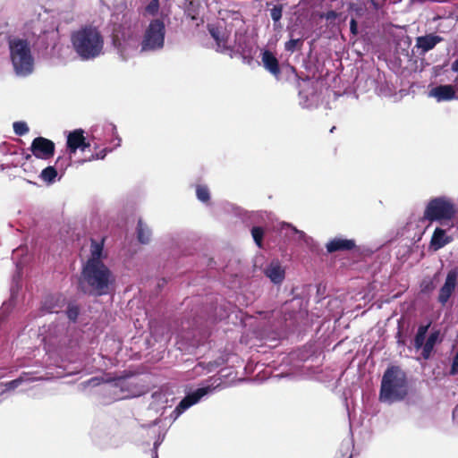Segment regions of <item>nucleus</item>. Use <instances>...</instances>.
<instances>
[{
	"instance_id": "nucleus-15",
	"label": "nucleus",
	"mask_w": 458,
	"mask_h": 458,
	"mask_svg": "<svg viewBox=\"0 0 458 458\" xmlns=\"http://www.w3.org/2000/svg\"><path fill=\"white\" fill-rule=\"evenodd\" d=\"M264 274L275 284H280L285 277V270L281 263L274 259L263 269Z\"/></svg>"
},
{
	"instance_id": "nucleus-31",
	"label": "nucleus",
	"mask_w": 458,
	"mask_h": 458,
	"mask_svg": "<svg viewBox=\"0 0 458 458\" xmlns=\"http://www.w3.org/2000/svg\"><path fill=\"white\" fill-rule=\"evenodd\" d=\"M251 235L255 242V243L261 248L262 247V239L264 235V230L259 226H254L251 229Z\"/></svg>"
},
{
	"instance_id": "nucleus-26",
	"label": "nucleus",
	"mask_w": 458,
	"mask_h": 458,
	"mask_svg": "<svg viewBox=\"0 0 458 458\" xmlns=\"http://www.w3.org/2000/svg\"><path fill=\"white\" fill-rule=\"evenodd\" d=\"M290 40L284 44V50L290 53H293L296 50H300L303 45V38H294L293 32L290 33Z\"/></svg>"
},
{
	"instance_id": "nucleus-28",
	"label": "nucleus",
	"mask_w": 458,
	"mask_h": 458,
	"mask_svg": "<svg viewBox=\"0 0 458 458\" xmlns=\"http://www.w3.org/2000/svg\"><path fill=\"white\" fill-rule=\"evenodd\" d=\"M103 251V246L101 243H98L97 242H91L90 247V258L88 260H93L95 262H102L101 261V256Z\"/></svg>"
},
{
	"instance_id": "nucleus-16",
	"label": "nucleus",
	"mask_w": 458,
	"mask_h": 458,
	"mask_svg": "<svg viewBox=\"0 0 458 458\" xmlns=\"http://www.w3.org/2000/svg\"><path fill=\"white\" fill-rule=\"evenodd\" d=\"M428 97L437 102L450 101L456 98L455 89L450 84L436 86L428 91Z\"/></svg>"
},
{
	"instance_id": "nucleus-2",
	"label": "nucleus",
	"mask_w": 458,
	"mask_h": 458,
	"mask_svg": "<svg viewBox=\"0 0 458 458\" xmlns=\"http://www.w3.org/2000/svg\"><path fill=\"white\" fill-rule=\"evenodd\" d=\"M72 49L82 61L94 60L104 54V36L98 27L84 25L71 34Z\"/></svg>"
},
{
	"instance_id": "nucleus-38",
	"label": "nucleus",
	"mask_w": 458,
	"mask_h": 458,
	"mask_svg": "<svg viewBox=\"0 0 458 458\" xmlns=\"http://www.w3.org/2000/svg\"><path fill=\"white\" fill-rule=\"evenodd\" d=\"M449 374L452 376H455L456 374H458V351L456 352V353L453 359V362H452V366H451Z\"/></svg>"
},
{
	"instance_id": "nucleus-49",
	"label": "nucleus",
	"mask_w": 458,
	"mask_h": 458,
	"mask_svg": "<svg viewBox=\"0 0 458 458\" xmlns=\"http://www.w3.org/2000/svg\"><path fill=\"white\" fill-rule=\"evenodd\" d=\"M61 161H62V157H58V158L56 159L55 164L57 165V164H59Z\"/></svg>"
},
{
	"instance_id": "nucleus-50",
	"label": "nucleus",
	"mask_w": 458,
	"mask_h": 458,
	"mask_svg": "<svg viewBox=\"0 0 458 458\" xmlns=\"http://www.w3.org/2000/svg\"><path fill=\"white\" fill-rule=\"evenodd\" d=\"M158 423V420H155L153 422H152V425H157Z\"/></svg>"
},
{
	"instance_id": "nucleus-23",
	"label": "nucleus",
	"mask_w": 458,
	"mask_h": 458,
	"mask_svg": "<svg viewBox=\"0 0 458 458\" xmlns=\"http://www.w3.org/2000/svg\"><path fill=\"white\" fill-rule=\"evenodd\" d=\"M187 5L185 7L186 14L191 20H198L200 9L202 8L199 0H187Z\"/></svg>"
},
{
	"instance_id": "nucleus-18",
	"label": "nucleus",
	"mask_w": 458,
	"mask_h": 458,
	"mask_svg": "<svg viewBox=\"0 0 458 458\" xmlns=\"http://www.w3.org/2000/svg\"><path fill=\"white\" fill-rule=\"evenodd\" d=\"M281 233L287 238L296 241V242H303L306 244H309L311 241V238L307 236L303 231H300L291 224L283 223L281 225Z\"/></svg>"
},
{
	"instance_id": "nucleus-47",
	"label": "nucleus",
	"mask_w": 458,
	"mask_h": 458,
	"mask_svg": "<svg viewBox=\"0 0 458 458\" xmlns=\"http://www.w3.org/2000/svg\"><path fill=\"white\" fill-rule=\"evenodd\" d=\"M159 442L158 441H156L154 443V458H157V446L159 445Z\"/></svg>"
},
{
	"instance_id": "nucleus-32",
	"label": "nucleus",
	"mask_w": 458,
	"mask_h": 458,
	"mask_svg": "<svg viewBox=\"0 0 458 458\" xmlns=\"http://www.w3.org/2000/svg\"><path fill=\"white\" fill-rule=\"evenodd\" d=\"M282 13H283V9H282L281 5H275L270 10V16H271L272 20L275 21V23L278 22L281 20Z\"/></svg>"
},
{
	"instance_id": "nucleus-21",
	"label": "nucleus",
	"mask_w": 458,
	"mask_h": 458,
	"mask_svg": "<svg viewBox=\"0 0 458 458\" xmlns=\"http://www.w3.org/2000/svg\"><path fill=\"white\" fill-rule=\"evenodd\" d=\"M261 61L267 71L275 76L280 74L279 63L275 55L269 50H264L261 54Z\"/></svg>"
},
{
	"instance_id": "nucleus-40",
	"label": "nucleus",
	"mask_w": 458,
	"mask_h": 458,
	"mask_svg": "<svg viewBox=\"0 0 458 458\" xmlns=\"http://www.w3.org/2000/svg\"><path fill=\"white\" fill-rule=\"evenodd\" d=\"M321 17L325 18L328 21H332L338 17V13L335 11H328L325 14H323Z\"/></svg>"
},
{
	"instance_id": "nucleus-6",
	"label": "nucleus",
	"mask_w": 458,
	"mask_h": 458,
	"mask_svg": "<svg viewBox=\"0 0 458 458\" xmlns=\"http://www.w3.org/2000/svg\"><path fill=\"white\" fill-rule=\"evenodd\" d=\"M10 57L18 76L26 77L34 70V57L26 39L12 38L8 41Z\"/></svg>"
},
{
	"instance_id": "nucleus-12",
	"label": "nucleus",
	"mask_w": 458,
	"mask_h": 458,
	"mask_svg": "<svg viewBox=\"0 0 458 458\" xmlns=\"http://www.w3.org/2000/svg\"><path fill=\"white\" fill-rule=\"evenodd\" d=\"M131 386L128 378H117L109 382L106 387L114 395L115 399H126L135 394L131 389Z\"/></svg>"
},
{
	"instance_id": "nucleus-45",
	"label": "nucleus",
	"mask_w": 458,
	"mask_h": 458,
	"mask_svg": "<svg viewBox=\"0 0 458 458\" xmlns=\"http://www.w3.org/2000/svg\"><path fill=\"white\" fill-rule=\"evenodd\" d=\"M99 382H100L99 378L94 377L88 381V385L89 386H97L99 384Z\"/></svg>"
},
{
	"instance_id": "nucleus-43",
	"label": "nucleus",
	"mask_w": 458,
	"mask_h": 458,
	"mask_svg": "<svg viewBox=\"0 0 458 458\" xmlns=\"http://www.w3.org/2000/svg\"><path fill=\"white\" fill-rule=\"evenodd\" d=\"M375 11H378L383 6V4L379 2L378 0H368Z\"/></svg>"
},
{
	"instance_id": "nucleus-46",
	"label": "nucleus",
	"mask_w": 458,
	"mask_h": 458,
	"mask_svg": "<svg viewBox=\"0 0 458 458\" xmlns=\"http://www.w3.org/2000/svg\"><path fill=\"white\" fill-rule=\"evenodd\" d=\"M453 419L454 422L458 425V405L454 408L453 411Z\"/></svg>"
},
{
	"instance_id": "nucleus-1",
	"label": "nucleus",
	"mask_w": 458,
	"mask_h": 458,
	"mask_svg": "<svg viewBox=\"0 0 458 458\" xmlns=\"http://www.w3.org/2000/svg\"><path fill=\"white\" fill-rule=\"evenodd\" d=\"M138 21H125L114 31L113 42L120 57L126 61L140 52H157L165 47V25L160 19L152 20L140 40Z\"/></svg>"
},
{
	"instance_id": "nucleus-24",
	"label": "nucleus",
	"mask_w": 458,
	"mask_h": 458,
	"mask_svg": "<svg viewBox=\"0 0 458 458\" xmlns=\"http://www.w3.org/2000/svg\"><path fill=\"white\" fill-rule=\"evenodd\" d=\"M35 378L29 376L27 373H23L18 378L9 381L4 384V389L3 392L14 390L24 382H32Z\"/></svg>"
},
{
	"instance_id": "nucleus-14",
	"label": "nucleus",
	"mask_w": 458,
	"mask_h": 458,
	"mask_svg": "<svg viewBox=\"0 0 458 458\" xmlns=\"http://www.w3.org/2000/svg\"><path fill=\"white\" fill-rule=\"evenodd\" d=\"M454 238L448 233L447 229L437 227L431 236L429 249L437 251L453 242Z\"/></svg>"
},
{
	"instance_id": "nucleus-42",
	"label": "nucleus",
	"mask_w": 458,
	"mask_h": 458,
	"mask_svg": "<svg viewBox=\"0 0 458 458\" xmlns=\"http://www.w3.org/2000/svg\"><path fill=\"white\" fill-rule=\"evenodd\" d=\"M91 134H92L93 140H101V133L99 132L98 127H95L94 129H92Z\"/></svg>"
},
{
	"instance_id": "nucleus-44",
	"label": "nucleus",
	"mask_w": 458,
	"mask_h": 458,
	"mask_svg": "<svg viewBox=\"0 0 458 458\" xmlns=\"http://www.w3.org/2000/svg\"><path fill=\"white\" fill-rule=\"evenodd\" d=\"M351 9L355 11L356 14L359 16L362 14L363 9L361 7L357 6L356 4H352Z\"/></svg>"
},
{
	"instance_id": "nucleus-22",
	"label": "nucleus",
	"mask_w": 458,
	"mask_h": 458,
	"mask_svg": "<svg viewBox=\"0 0 458 458\" xmlns=\"http://www.w3.org/2000/svg\"><path fill=\"white\" fill-rule=\"evenodd\" d=\"M64 300L60 296L49 295L42 301L41 313H57L64 306Z\"/></svg>"
},
{
	"instance_id": "nucleus-10",
	"label": "nucleus",
	"mask_w": 458,
	"mask_h": 458,
	"mask_svg": "<svg viewBox=\"0 0 458 458\" xmlns=\"http://www.w3.org/2000/svg\"><path fill=\"white\" fill-rule=\"evenodd\" d=\"M458 281V266L450 269L446 275L444 284L440 287L437 301L445 306L454 293Z\"/></svg>"
},
{
	"instance_id": "nucleus-29",
	"label": "nucleus",
	"mask_w": 458,
	"mask_h": 458,
	"mask_svg": "<svg viewBox=\"0 0 458 458\" xmlns=\"http://www.w3.org/2000/svg\"><path fill=\"white\" fill-rule=\"evenodd\" d=\"M196 195L201 202H207L210 199L209 190L207 186L199 185L196 189Z\"/></svg>"
},
{
	"instance_id": "nucleus-7",
	"label": "nucleus",
	"mask_w": 458,
	"mask_h": 458,
	"mask_svg": "<svg viewBox=\"0 0 458 458\" xmlns=\"http://www.w3.org/2000/svg\"><path fill=\"white\" fill-rule=\"evenodd\" d=\"M430 325L431 323L429 322L427 325L419 326L412 342L413 348L416 351L421 350V357L426 360L430 358L436 344L441 342L440 332L438 330L430 332L428 337H426Z\"/></svg>"
},
{
	"instance_id": "nucleus-41",
	"label": "nucleus",
	"mask_w": 458,
	"mask_h": 458,
	"mask_svg": "<svg viewBox=\"0 0 458 458\" xmlns=\"http://www.w3.org/2000/svg\"><path fill=\"white\" fill-rule=\"evenodd\" d=\"M350 30L353 36L358 34V24L355 19H352L350 21Z\"/></svg>"
},
{
	"instance_id": "nucleus-53",
	"label": "nucleus",
	"mask_w": 458,
	"mask_h": 458,
	"mask_svg": "<svg viewBox=\"0 0 458 458\" xmlns=\"http://www.w3.org/2000/svg\"><path fill=\"white\" fill-rule=\"evenodd\" d=\"M16 267H17L18 269H20V264L19 263L16 264Z\"/></svg>"
},
{
	"instance_id": "nucleus-51",
	"label": "nucleus",
	"mask_w": 458,
	"mask_h": 458,
	"mask_svg": "<svg viewBox=\"0 0 458 458\" xmlns=\"http://www.w3.org/2000/svg\"><path fill=\"white\" fill-rule=\"evenodd\" d=\"M21 250H16L15 252H14V255L18 254L19 251H21Z\"/></svg>"
},
{
	"instance_id": "nucleus-5",
	"label": "nucleus",
	"mask_w": 458,
	"mask_h": 458,
	"mask_svg": "<svg viewBox=\"0 0 458 458\" xmlns=\"http://www.w3.org/2000/svg\"><path fill=\"white\" fill-rule=\"evenodd\" d=\"M458 215L455 199L447 195L431 198L426 204L423 218L430 223L438 222L442 225L454 226V220Z\"/></svg>"
},
{
	"instance_id": "nucleus-48",
	"label": "nucleus",
	"mask_w": 458,
	"mask_h": 458,
	"mask_svg": "<svg viewBox=\"0 0 458 458\" xmlns=\"http://www.w3.org/2000/svg\"><path fill=\"white\" fill-rule=\"evenodd\" d=\"M301 105L303 107H307V108H309V107H310V106H312V104H311V103H308V101H307V100H306L305 102L301 101Z\"/></svg>"
},
{
	"instance_id": "nucleus-36",
	"label": "nucleus",
	"mask_w": 458,
	"mask_h": 458,
	"mask_svg": "<svg viewBox=\"0 0 458 458\" xmlns=\"http://www.w3.org/2000/svg\"><path fill=\"white\" fill-rule=\"evenodd\" d=\"M112 151V148H104L102 149L101 151H99L98 153H96V154H93L91 156V157L89 158V160H96V159H103L105 158V157L106 156L107 152H110Z\"/></svg>"
},
{
	"instance_id": "nucleus-19",
	"label": "nucleus",
	"mask_w": 458,
	"mask_h": 458,
	"mask_svg": "<svg viewBox=\"0 0 458 458\" xmlns=\"http://www.w3.org/2000/svg\"><path fill=\"white\" fill-rule=\"evenodd\" d=\"M231 48L240 53L243 57L250 56L252 54V45L247 36L242 33H235L234 45Z\"/></svg>"
},
{
	"instance_id": "nucleus-3",
	"label": "nucleus",
	"mask_w": 458,
	"mask_h": 458,
	"mask_svg": "<svg viewBox=\"0 0 458 458\" xmlns=\"http://www.w3.org/2000/svg\"><path fill=\"white\" fill-rule=\"evenodd\" d=\"M114 282L113 273L103 262L88 260L83 266L80 287L85 293L94 296L107 294Z\"/></svg>"
},
{
	"instance_id": "nucleus-11",
	"label": "nucleus",
	"mask_w": 458,
	"mask_h": 458,
	"mask_svg": "<svg viewBox=\"0 0 458 458\" xmlns=\"http://www.w3.org/2000/svg\"><path fill=\"white\" fill-rule=\"evenodd\" d=\"M208 30L216 43L217 50L225 52L231 49L232 47L228 43L229 32L225 28L223 22L208 24Z\"/></svg>"
},
{
	"instance_id": "nucleus-37",
	"label": "nucleus",
	"mask_w": 458,
	"mask_h": 458,
	"mask_svg": "<svg viewBox=\"0 0 458 458\" xmlns=\"http://www.w3.org/2000/svg\"><path fill=\"white\" fill-rule=\"evenodd\" d=\"M13 298H14V293H13V290H12L11 299L8 301L4 302L2 307H1V314H4V313H7L9 311V310L13 306Z\"/></svg>"
},
{
	"instance_id": "nucleus-17",
	"label": "nucleus",
	"mask_w": 458,
	"mask_h": 458,
	"mask_svg": "<svg viewBox=\"0 0 458 458\" xmlns=\"http://www.w3.org/2000/svg\"><path fill=\"white\" fill-rule=\"evenodd\" d=\"M443 41V38L436 34H428L416 38V47L420 49L421 54L432 50L438 43Z\"/></svg>"
},
{
	"instance_id": "nucleus-27",
	"label": "nucleus",
	"mask_w": 458,
	"mask_h": 458,
	"mask_svg": "<svg viewBox=\"0 0 458 458\" xmlns=\"http://www.w3.org/2000/svg\"><path fill=\"white\" fill-rule=\"evenodd\" d=\"M57 176V170L55 166H47L40 173V179L47 183H53Z\"/></svg>"
},
{
	"instance_id": "nucleus-20",
	"label": "nucleus",
	"mask_w": 458,
	"mask_h": 458,
	"mask_svg": "<svg viewBox=\"0 0 458 458\" xmlns=\"http://www.w3.org/2000/svg\"><path fill=\"white\" fill-rule=\"evenodd\" d=\"M356 246L354 240L344 239V238H334L329 241L327 245V250L330 253L339 250H351Z\"/></svg>"
},
{
	"instance_id": "nucleus-34",
	"label": "nucleus",
	"mask_w": 458,
	"mask_h": 458,
	"mask_svg": "<svg viewBox=\"0 0 458 458\" xmlns=\"http://www.w3.org/2000/svg\"><path fill=\"white\" fill-rule=\"evenodd\" d=\"M159 9V2L158 0H151L148 4L146 6V12L148 14L155 15Z\"/></svg>"
},
{
	"instance_id": "nucleus-52",
	"label": "nucleus",
	"mask_w": 458,
	"mask_h": 458,
	"mask_svg": "<svg viewBox=\"0 0 458 458\" xmlns=\"http://www.w3.org/2000/svg\"><path fill=\"white\" fill-rule=\"evenodd\" d=\"M300 96L302 98H303V92H300Z\"/></svg>"
},
{
	"instance_id": "nucleus-13",
	"label": "nucleus",
	"mask_w": 458,
	"mask_h": 458,
	"mask_svg": "<svg viewBox=\"0 0 458 458\" xmlns=\"http://www.w3.org/2000/svg\"><path fill=\"white\" fill-rule=\"evenodd\" d=\"M83 133V130L77 129L68 134L67 148L70 154H75L77 149H81L83 151L90 146V143L85 140Z\"/></svg>"
},
{
	"instance_id": "nucleus-54",
	"label": "nucleus",
	"mask_w": 458,
	"mask_h": 458,
	"mask_svg": "<svg viewBox=\"0 0 458 458\" xmlns=\"http://www.w3.org/2000/svg\"><path fill=\"white\" fill-rule=\"evenodd\" d=\"M349 458H351V456Z\"/></svg>"
},
{
	"instance_id": "nucleus-33",
	"label": "nucleus",
	"mask_w": 458,
	"mask_h": 458,
	"mask_svg": "<svg viewBox=\"0 0 458 458\" xmlns=\"http://www.w3.org/2000/svg\"><path fill=\"white\" fill-rule=\"evenodd\" d=\"M103 130L105 132L110 133L115 137L114 140H117V142L115 143L114 148L120 146L121 139L117 135L116 127L114 124H107L103 128Z\"/></svg>"
},
{
	"instance_id": "nucleus-25",
	"label": "nucleus",
	"mask_w": 458,
	"mask_h": 458,
	"mask_svg": "<svg viewBox=\"0 0 458 458\" xmlns=\"http://www.w3.org/2000/svg\"><path fill=\"white\" fill-rule=\"evenodd\" d=\"M138 239L141 243H148L151 236V231L142 220H139L137 225Z\"/></svg>"
},
{
	"instance_id": "nucleus-9",
	"label": "nucleus",
	"mask_w": 458,
	"mask_h": 458,
	"mask_svg": "<svg viewBox=\"0 0 458 458\" xmlns=\"http://www.w3.org/2000/svg\"><path fill=\"white\" fill-rule=\"evenodd\" d=\"M55 143L44 137L35 138L30 145V151L32 155L38 159L48 160L53 157L55 154Z\"/></svg>"
},
{
	"instance_id": "nucleus-4",
	"label": "nucleus",
	"mask_w": 458,
	"mask_h": 458,
	"mask_svg": "<svg viewBox=\"0 0 458 458\" xmlns=\"http://www.w3.org/2000/svg\"><path fill=\"white\" fill-rule=\"evenodd\" d=\"M408 394L406 373L398 366L388 367L381 380L379 400L393 403L402 401Z\"/></svg>"
},
{
	"instance_id": "nucleus-35",
	"label": "nucleus",
	"mask_w": 458,
	"mask_h": 458,
	"mask_svg": "<svg viewBox=\"0 0 458 458\" xmlns=\"http://www.w3.org/2000/svg\"><path fill=\"white\" fill-rule=\"evenodd\" d=\"M66 313L70 320L75 321L79 316V309L77 306H69Z\"/></svg>"
},
{
	"instance_id": "nucleus-30",
	"label": "nucleus",
	"mask_w": 458,
	"mask_h": 458,
	"mask_svg": "<svg viewBox=\"0 0 458 458\" xmlns=\"http://www.w3.org/2000/svg\"><path fill=\"white\" fill-rule=\"evenodd\" d=\"M13 131L18 136H23L29 132V126L25 122H14L13 124Z\"/></svg>"
},
{
	"instance_id": "nucleus-39",
	"label": "nucleus",
	"mask_w": 458,
	"mask_h": 458,
	"mask_svg": "<svg viewBox=\"0 0 458 458\" xmlns=\"http://www.w3.org/2000/svg\"><path fill=\"white\" fill-rule=\"evenodd\" d=\"M151 398L153 399V402L150 403V406L153 409H156L157 407L155 406L154 402L155 401H158V402L160 401L161 403H164L165 394H162L161 392H155V393L152 394Z\"/></svg>"
},
{
	"instance_id": "nucleus-8",
	"label": "nucleus",
	"mask_w": 458,
	"mask_h": 458,
	"mask_svg": "<svg viewBox=\"0 0 458 458\" xmlns=\"http://www.w3.org/2000/svg\"><path fill=\"white\" fill-rule=\"evenodd\" d=\"M213 388L211 386L200 387L196 391L187 394L175 407L174 411L172 412V416L176 420L181 414H182L186 410H188L192 405L199 403L201 398L208 394L211 393Z\"/></svg>"
}]
</instances>
